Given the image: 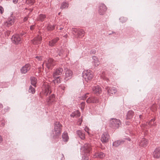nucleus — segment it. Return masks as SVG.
Wrapping results in <instances>:
<instances>
[{
  "mask_svg": "<svg viewBox=\"0 0 160 160\" xmlns=\"http://www.w3.org/2000/svg\"><path fill=\"white\" fill-rule=\"evenodd\" d=\"M82 76L84 80L87 82H90L93 77V73L90 70H85L82 73Z\"/></svg>",
  "mask_w": 160,
  "mask_h": 160,
  "instance_id": "f257e3e1",
  "label": "nucleus"
},
{
  "mask_svg": "<svg viewBox=\"0 0 160 160\" xmlns=\"http://www.w3.org/2000/svg\"><path fill=\"white\" fill-rule=\"evenodd\" d=\"M110 126L114 129L118 128L121 125L120 120L116 118L112 119L110 121Z\"/></svg>",
  "mask_w": 160,
  "mask_h": 160,
  "instance_id": "f03ea898",
  "label": "nucleus"
},
{
  "mask_svg": "<svg viewBox=\"0 0 160 160\" xmlns=\"http://www.w3.org/2000/svg\"><path fill=\"white\" fill-rule=\"evenodd\" d=\"M44 63H45L47 68L48 69H52L53 67L56 64L54 60L52 58H50L47 60H46L42 64L43 68H44L43 65Z\"/></svg>",
  "mask_w": 160,
  "mask_h": 160,
  "instance_id": "7ed1b4c3",
  "label": "nucleus"
},
{
  "mask_svg": "<svg viewBox=\"0 0 160 160\" xmlns=\"http://www.w3.org/2000/svg\"><path fill=\"white\" fill-rule=\"evenodd\" d=\"M42 93L45 96H47L48 93L51 92L50 86L47 83H45L42 86Z\"/></svg>",
  "mask_w": 160,
  "mask_h": 160,
  "instance_id": "20e7f679",
  "label": "nucleus"
},
{
  "mask_svg": "<svg viewBox=\"0 0 160 160\" xmlns=\"http://www.w3.org/2000/svg\"><path fill=\"white\" fill-rule=\"evenodd\" d=\"M62 127V126L60 122H56L54 125V134L57 136L59 135L61 132Z\"/></svg>",
  "mask_w": 160,
  "mask_h": 160,
  "instance_id": "39448f33",
  "label": "nucleus"
},
{
  "mask_svg": "<svg viewBox=\"0 0 160 160\" xmlns=\"http://www.w3.org/2000/svg\"><path fill=\"white\" fill-rule=\"evenodd\" d=\"M107 10L106 6L103 4H101L98 8V12L101 15L104 14Z\"/></svg>",
  "mask_w": 160,
  "mask_h": 160,
  "instance_id": "423d86ee",
  "label": "nucleus"
},
{
  "mask_svg": "<svg viewBox=\"0 0 160 160\" xmlns=\"http://www.w3.org/2000/svg\"><path fill=\"white\" fill-rule=\"evenodd\" d=\"M73 31L76 33H77L78 37L79 38H82L84 35L85 32L82 30H79L77 28H74Z\"/></svg>",
  "mask_w": 160,
  "mask_h": 160,
  "instance_id": "0eeeda50",
  "label": "nucleus"
},
{
  "mask_svg": "<svg viewBox=\"0 0 160 160\" xmlns=\"http://www.w3.org/2000/svg\"><path fill=\"white\" fill-rule=\"evenodd\" d=\"M109 136L107 132H104L102 135L101 140L102 142L106 143L108 142Z\"/></svg>",
  "mask_w": 160,
  "mask_h": 160,
  "instance_id": "6e6552de",
  "label": "nucleus"
},
{
  "mask_svg": "<svg viewBox=\"0 0 160 160\" xmlns=\"http://www.w3.org/2000/svg\"><path fill=\"white\" fill-rule=\"evenodd\" d=\"M31 68L30 64H27L23 66L21 69V72L22 74H25Z\"/></svg>",
  "mask_w": 160,
  "mask_h": 160,
  "instance_id": "1a4fd4ad",
  "label": "nucleus"
},
{
  "mask_svg": "<svg viewBox=\"0 0 160 160\" xmlns=\"http://www.w3.org/2000/svg\"><path fill=\"white\" fill-rule=\"evenodd\" d=\"M15 22L14 18L12 16H11L8 19V20L4 23L5 26L9 27L13 24Z\"/></svg>",
  "mask_w": 160,
  "mask_h": 160,
  "instance_id": "9d476101",
  "label": "nucleus"
},
{
  "mask_svg": "<svg viewBox=\"0 0 160 160\" xmlns=\"http://www.w3.org/2000/svg\"><path fill=\"white\" fill-rule=\"evenodd\" d=\"M106 89L107 91L108 94L110 96L115 94L117 91L116 88L114 87L109 88L108 87H107L106 88Z\"/></svg>",
  "mask_w": 160,
  "mask_h": 160,
  "instance_id": "9b49d317",
  "label": "nucleus"
},
{
  "mask_svg": "<svg viewBox=\"0 0 160 160\" xmlns=\"http://www.w3.org/2000/svg\"><path fill=\"white\" fill-rule=\"evenodd\" d=\"M12 40L13 43L18 44L21 43V38L19 35H15L12 37Z\"/></svg>",
  "mask_w": 160,
  "mask_h": 160,
  "instance_id": "f8f14e48",
  "label": "nucleus"
},
{
  "mask_svg": "<svg viewBox=\"0 0 160 160\" xmlns=\"http://www.w3.org/2000/svg\"><path fill=\"white\" fill-rule=\"evenodd\" d=\"M42 38L41 36L38 35L37 37H35L32 40V43L35 45H38L41 43Z\"/></svg>",
  "mask_w": 160,
  "mask_h": 160,
  "instance_id": "ddd939ff",
  "label": "nucleus"
},
{
  "mask_svg": "<svg viewBox=\"0 0 160 160\" xmlns=\"http://www.w3.org/2000/svg\"><path fill=\"white\" fill-rule=\"evenodd\" d=\"M73 75L72 71L69 69H68L66 72L65 76V79L66 80H68L70 79Z\"/></svg>",
  "mask_w": 160,
  "mask_h": 160,
  "instance_id": "4468645a",
  "label": "nucleus"
},
{
  "mask_svg": "<svg viewBox=\"0 0 160 160\" xmlns=\"http://www.w3.org/2000/svg\"><path fill=\"white\" fill-rule=\"evenodd\" d=\"M63 71V69L62 68H59L56 69V70L53 72V77L55 78V77L56 76L60 75H61Z\"/></svg>",
  "mask_w": 160,
  "mask_h": 160,
  "instance_id": "2eb2a0df",
  "label": "nucleus"
},
{
  "mask_svg": "<svg viewBox=\"0 0 160 160\" xmlns=\"http://www.w3.org/2000/svg\"><path fill=\"white\" fill-rule=\"evenodd\" d=\"M88 103H96L98 102V99L93 97H89L86 101Z\"/></svg>",
  "mask_w": 160,
  "mask_h": 160,
  "instance_id": "dca6fc26",
  "label": "nucleus"
},
{
  "mask_svg": "<svg viewBox=\"0 0 160 160\" xmlns=\"http://www.w3.org/2000/svg\"><path fill=\"white\" fill-rule=\"evenodd\" d=\"M105 155L102 152H98L94 153L93 157L94 158H103Z\"/></svg>",
  "mask_w": 160,
  "mask_h": 160,
  "instance_id": "f3484780",
  "label": "nucleus"
},
{
  "mask_svg": "<svg viewBox=\"0 0 160 160\" xmlns=\"http://www.w3.org/2000/svg\"><path fill=\"white\" fill-rule=\"evenodd\" d=\"M92 89L93 92L97 94H99L101 92V88L99 86H94Z\"/></svg>",
  "mask_w": 160,
  "mask_h": 160,
  "instance_id": "a211bd4d",
  "label": "nucleus"
},
{
  "mask_svg": "<svg viewBox=\"0 0 160 160\" xmlns=\"http://www.w3.org/2000/svg\"><path fill=\"white\" fill-rule=\"evenodd\" d=\"M91 145L90 144H86L84 145L83 148V150L85 153H89L91 150Z\"/></svg>",
  "mask_w": 160,
  "mask_h": 160,
  "instance_id": "6ab92c4d",
  "label": "nucleus"
},
{
  "mask_svg": "<svg viewBox=\"0 0 160 160\" xmlns=\"http://www.w3.org/2000/svg\"><path fill=\"white\" fill-rule=\"evenodd\" d=\"M153 156L156 158H160V148H156L153 152Z\"/></svg>",
  "mask_w": 160,
  "mask_h": 160,
  "instance_id": "aec40b11",
  "label": "nucleus"
},
{
  "mask_svg": "<svg viewBox=\"0 0 160 160\" xmlns=\"http://www.w3.org/2000/svg\"><path fill=\"white\" fill-rule=\"evenodd\" d=\"M93 60V63L94 66L95 67H97L100 64L98 58L95 56H93L92 57Z\"/></svg>",
  "mask_w": 160,
  "mask_h": 160,
  "instance_id": "412c9836",
  "label": "nucleus"
},
{
  "mask_svg": "<svg viewBox=\"0 0 160 160\" xmlns=\"http://www.w3.org/2000/svg\"><path fill=\"white\" fill-rule=\"evenodd\" d=\"M59 40V38H56L52 40L49 41L48 43L49 46L51 47L53 46Z\"/></svg>",
  "mask_w": 160,
  "mask_h": 160,
  "instance_id": "4be33fe9",
  "label": "nucleus"
},
{
  "mask_svg": "<svg viewBox=\"0 0 160 160\" xmlns=\"http://www.w3.org/2000/svg\"><path fill=\"white\" fill-rule=\"evenodd\" d=\"M55 101V96L52 94L51 95L49 98L47 100V103L48 104L50 105L52 102H54Z\"/></svg>",
  "mask_w": 160,
  "mask_h": 160,
  "instance_id": "5701e85b",
  "label": "nucleus"
},
{
  "mask_svg": "<svg viewBox=\"0 0 160 160\" xmlns=\"http://www.w3.org/2000/svg\"><path fill=\"white\" fill-rule=\"evenodd\" d=\"M62 138L63 141L64 142H67L68 141L69 137L67 132H64L62 134Z\"/></svg>",
  "mask_w": 160,
  "mask_h": 160,
  "instance_id": "b1692460",
  "label": "nucleus"
},
{
  "mask_svg": "<svg viewBox=\"0 0 160 160\" xmlns=\"http://www.w3.org/2000/svg\"><path fill=\"white\" fill-rule=\"evenodd\" d=\"M148 143V141L145 138H143L140 143V145L142 147H145L147 145Z\"/></svg>",
  "mask_w": 160,
  "mask_h": 160,
  "instance_id": "393cba45",
  "label": "nucleus"
},
{
  "mask_svg": "<svg viewBox=\"0 0 160 160\" xmlns=\"http://www.w3.org/2000/svg\"><path fill=\"white\" fill-rule=\"evenodd\" d=\"M77 133L80 138L82 139H83L85 138V134L81 130H78L77 131Z\"/></svg>",
  "mask_w": 160,
  "mask_h": 160,
  "instance_id": "a878e982",
  "label": "nucleus"
},
{
  "mask_svg": "<svg viewBox=\"0 0 160 160\" xmlns=\"http://www.w3.org/2000/svg\"><path fill=\"white\" fill-rule=\"evenodd\" d=\"M46 15L43 14H40L38 18V20L41 21H43L46 18Z\"/></svg>",
  "mask_w": 160,
  "mask_h": 160,
  "instance_id": "bb28decb",
  "label": "nucleus"
},
{
  "mask_svg": "<svg viewBox=\"0 0 160 160\" xmlns=\"http://www.w3.org/2000/svg\"><path fill=\"white\" fill-rule=\"evenodd\" d=\"M31 84L34 86H36L37 82V79L35 77H32L31 78Z\"/></svg>",
  "mask_w": 160,
  "mask_h": 160,
  "instance_id": "cd10ccee",
  "label": "nucleus"
},
{
  "mask_svg": "<svg viewBox=\"0 0 160 160\" xmlns=\"http://www.w3.org/2000/svg\"><path fill=\"white\" fill-rule=\"evenodd\" d=\"M123 141H120V140H118L116 141H115L113 143V146H114L115 147H118L120 145L122 144V143H123Z\"/></svg>",
  "mask_w": 160,
  "mask_h": 160,
  "instance_id": "c85d7f7f",
  "label": "nucleus"
},
{
  "mask_svg": "<svg viewBox=\"0 0 160 160\" xmlns=\"http://www.w3.org/2000/svg\"><path fill=\"white\" fill-rule=\"evenodd\" d=\"M133 113L132 111H129L127 114V118L129 119H131L133 116Z\"/></svg>",
  "mask_w": 160,
  "mask_h": 160,
  "instance_id": "c756f323",
  "label": "nucleus"
},
{
  "mask_svg": "<svg viewBox=\"0 0 160 160\" xmlns=\"http://www.w3.org/2000/svg\"><path fill=\"white\" fill-rule=\"evenodd\" d=\"M80 115V112L78 111H77L75 112H74L72 113L71 115V116L74 117L75 116L79 117Z\"/></svg>",
  "mask_w": 160,
  "mask_h": 160,
  "instance_id": "7c9ffc66",
  "label": "nucleus"
},
{
  "mask_svg": "<svg viewBox=\"0 0 160 160\" xmlns=\"http://www.w3.org/2000/svg\"><path fill=\"white\" fill-rule=\"evenodd\" d=\"M53 82L55 85L60 83L61 80L60 77H57L54 80H53Z\"/></svg>",
  "mask_w": 160,
  "mask_h": 160,
  "instance_id": "2f4dec72",
  "label": "nucleus"
},
{
  "mask_svg": "<svg viewBox=\"0 0 160 160\" xmlns=\"http://www.w3.org/2000/svg\"><path fill=\"white\" fill-rule=\"evenodd\" d=\"M68 4L66 2H63L62 3L60 8L62 9L68 7Z\"/></svg>",
  "mask_w": 160,
  "mask_h": 160,
  "instance_id": "473e14b6",
  "label": "nucleus"
},
{
  "mask_svg": "<svg viewBox=\"0 0 160 160\" xmlns=\"http://www.w3.org/2000/svg\"><path fill=\"white\" fill-rule=\"evenodd\" d=\"M29 91L32 93H34L35 92V90L34 88L31 86L30 87Z\"/></svg>",
  "mask_w": 160,
  "mask_h": 160,
  "instance_id": "72a5a7b5",
  "label": "nucleus"
},
{
  "mask_svg": "<svg viewBox=\"0 0 160 160\" xmlns=\"http://www.w3.org/2000/svg\"><path fill=\"white\" fill-rule=\"evenodd\" d=\"M35 0H27L26 2L28 4H33Z\"/></svg>",
  "mask_w": 160,
  "mask_h": 160,
  "instance_id": "f704fd0d",
  "label": "nucleus"
},
{
  "mask_svg": "<svg viewBox=\"0 0 160 160\" xmlns=\"http://www.w3.org/2000/svg\"><path fill=\"white\" fill-rule=\"evenodd\" d=\"M47 29L49 30H52L54 29V27L53 26L49 25L47 26Z\"/></svg>",
  "mask_w": 160,
  "mask_h": 160,
  "instance_id": "c9c22d12",
  "label": "nucleus"
},
{
  "mask_svg": "<svg viewBox=\"0 0 160 160\" xmlns=\"http://www.w3.org/2000/svg\"><path fill=\"white\" fill-rule=\"evenodd\" d=\"M36 60V61H41L42 60V58L41 57L36 56L35 57Z\"/></svg>",
  "mask_w": 160,
  "mask_h": 160,
  "instance_id": "e433bc0d",
  "label": "nucleus"
},
{
  "mask_svg": "<svg viewBox=\"0 0 160 160\" xmlns=\"http://www.w3.org/2000/svg\"><path fill=\"white\" fill-rule=\"evenodd\" d=\"M85 103L84 102H82L81 103V108L82 110H83L84 108Z\"/></svg>",
  "mask_w": 160,
  "mask_h": 160,
  "instance_id": "4c0bfd02",
  "label": "nucleus"
},
{
  "mask_svg": "<svg viewBox=\"0 0 160 160\" xmlns=\"http://www.w3.org/2000/svg\"><path fill=\"white\" fill-rule=\"evenodd\" d=\"M84 130L85 131L87 132L88 134H89V129L88 127H86L84 128Z\"/></svg>",
  "mask_w": 160,
  "mask_h": 160,
  "instance_id": "58836bf2",
  "label": "nucleus"
},
{
  "mask_svg": "<svg viewBox=\"0 0 160 160\" xmlns=\"http://www.w3.org/2000/svg\"><path fill=\"white\" fill-rule=\"evenodd\" d=\"M4 12V9L2 7L0 6V12L2 14Z\"/></svg>",
  "mask_w": 160,
  "mask_h": 160,
  "instance_id": "ea45409f",
  "label": "nucleus"
},
{
  "mask_svg": "<svg viewBox=\"0 0 160 160\" xmlns=\"http://www.w3.org/2000/svg\"><path fill=\"white\" fill-rule=\"evenodd\" d=\"M79 121H80V123H79V125H80L81 124V122H82V119L80 118L79 119Z\"/></svg>",
  "mask_w": 160,
  "mask_h": 160,
  "instance_id": "a19ab883",
  "label": "nucleus"
},
{
  "mask_svg": "<svg viewBox=\"0 0 160 160\" xmlns=\"http://www.w3.org/2000/svg\"><path fill=\"white\" fill-rule=\"evenodd\" d=\"M34 27V25L30 27V29L31 30H32L33 29Z\"/></svg>",
  "mask_w": 160,
  "mask_h": 160,
  "instance_id": "79ce46f5",
  "label": "nucleus"
},
{
  "mask_svg": "<svg viewBox=\"0 0 160 160\" xmlns=\"http://www.w3.org/2000/svg\"><path fill=\"white\" fill-rule=\"evenodd\" d=\"M18 1V0H13V2L15 3H17Z\"/></svg>",
  "mask_w": 160,
  "mask_h": 160,
  "instance_id": "37998d69",
  "label": "nucleus"
},
{
  "mask_svg": "<svg viewBox=\"0 0 160 160\" xmlns=\"http://www.w3.org/2000/svg\"><path fill=\"white\" fill-rule=\"evenodd\" d=\"M28 19V17H25L23 19V20L24 21H27Z\"/></svg>",
  "mask_w": 160,
  "mask_h": 160,
  "instance_id": "c03bdc74",
  "label": "nucleus"
},
{
  "mask_svg": "<svg viewBox=\"0 0 160 160\" xmlns=\"http://www.w3.org/2000/svg\"><path fill=\"white\" fill-rule=\"evenodd\" d=\"M2 141V138L1 137V136L0 135V143H1Z\"/></svg>",
  "mask_w": 160,
  "mask_h": 160,
  "instance_id": "a18cd8bd",
  "label": "nucleus"
},
{
  "mask_svg": "<svg viewBox=\"0 0 160 160\" xmlns=\"http://www.w3.org/2000/svg\"><path fill=\"white\" fill-rule=\"evenodd\" d=\"M1 125L2 126H4L5 125V123L4 122H2L1 123Z\"/></svg>",
  "mask_w": 160,
  "mask_h": 160,
  "instance_id": "49530a36",
  "label": "nucleus"
},
{
  "mask_svg": "<svg viewBox=\"0 0 160 160\" xmlns=\"http://www.w3.org/2000/svg\"><path fill=\"white\" fill-rule=\"evenodd\" d=\"M3 107V105L2 104L0 103V108H2Z\"/></svg>",
  "mask_w": 160,
  "mask_h": 160,
  "instance_id": "de8ad7c7",
  "label": "nucleus"
},
{
  "mask_svg": "<svg viewBox=\"0 0 160 160\" xmlns=\"http://www.w3.org/2000/svg\"><path fill=\"white\" fill-rule=\"evenodd\" d=\"M25 33L24 32L22 33L21 34V35H22V36H23V35H25Z\"/></svg>",
  "mask_w": 160,
  "mask_h": 160,
  "instance_id": "09e8293b",
  "label": "nucleus"
},
{
  "mask_svg": "<svg viewBox=\"0 0 160 160\" xmlns=\"http://www.w3.org/2000/svg\"><path fill=\"white\" fill-rule=\"evenodd\" d=\"M88 93H87V94H86L85 95V98H86L87 97V95H88Z\"/></svg>",
  "mask_w": 160,
  "mask_h": 160,
  "instance_id": "8fccbe9b",
  "label": "nucleus"
},
{
  "mask_svg": "<svg viewBox=\"0 0 160 160\" xmlns=\"http://www.w3.org/2000/svg\"><path fill=\"white\" fill-rule=\"evenodd\" d=\"M154 121V119H152V120H151V122H153Z\"/></svg>",
  "mask_w": 160,
  "mask_h": 160,
  "instance_id": "3c124183",
  "label": "nucleus"
},
{
  "mask_svg": "<svg viewBox=\"0 0 160 160\" xmlns=\"http://www.w3.org/2000/svg\"><path fill=\"white\" fill-rule=\"evenodd\" d=\"M141 116H141V115H140L139 116V117H140V118H141Z\"/></svg>",
  "mask_w": 160,
  "mask_h": 160,
  "instance_id": "603ef678",
  "label": "nucleus"
},
{
  "mask_svg": "<svg viewBox=\"0 0 160 160\" xmlns=\"http://www.w3.org/2000/svg\"><path fill=\"white\" fill-rule=\"evenodd\" d=\"M60 12L59 13H58V15H60Z\"/></svg>",
  "mask_w": 160,
  "mask_h": 160,
  "instance_id": "864d4df0",
  "label": "nucleus"
},
{
  "mask_svg": "<svg viewBox=\"0 0 160 160\" xmlns=\"http://www.w3.org/2000/svg\"><path fill=\"white\" fill-rule=\"evenodd\" d=\"M122 18H120V19H121V20H122Z\"/></svg>",
  "mask_w": 160,
  "mask_h": 160,
  "instance_id": "5fc2aeb1",
  "label": "nucleus"
}]
</instances>
